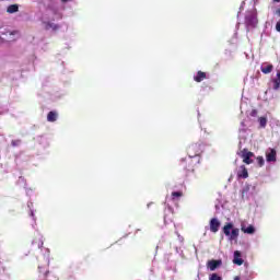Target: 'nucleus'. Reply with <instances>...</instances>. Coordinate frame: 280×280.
Masks as SVG:
<instances>
[{
	"label": "nucleus",
	"mask_w": 280,
	"mask_h": 280,
	"mask_svg": "<svg viewBox=\"0 0 280 280\" xmlns=\"http://www.w3.org/2000/svg\"><path fill=\"white\" fill-rule=\"evenodd\" d=\"M220 226H221L220 220H218L215 218H212L210 220V231H211V233H218V231H220Z\"/></svg>",
	"instance_id": "39448f33"
},
{
	"label": "nucleus",
	"mask_w": 280,
	"mask_h": 280,
	"mask_svg": "<svg viewBox=\"0 0 280 280\" xmlns=\"http://www.w3.org/2000/svg\"><path fill=\"white\" fill-rule=\"evenodd\" d=\"M276 14H277L278 16H280V8L277 9Z\"/></svg>",
	"instance_id": "b1692460"
},
{
	"label": "nucleus",
	"mask_w": 280,
	"mask_h": 280,
	"mask_svg": "<svg viewBox=\"0 0 280 280\" xmlns=\"http://www.w3.org/2000/svg\"><path fill=\"white\" fill-rule=\"evenodd\" d=\"M273 3H280V0H272Z\"/></svg>",
	"instance_id": "a878e982"
},
{
	"label": "nucleus",
	"mask_w": 280,
	"mask_h": 280,
	"mask_svg": "<svg viewBox=\"0 0 280 280\" xmlns=\"http://www.w3.org/2000/svg\"><path fill=\"white\" fill-rule=\"evenodd\" d=\"M209 280H222V277L218 276V273H212Z\"/></svg>",
	"instance_id": "aec40b11"
},
{
	"label": "nucleus",
	"mask_w": 280,
	"mask_h": 280,
	"mask_svg": "<svg viewBox=\"0 0 280 280\" xmlns=\"http://www.w3.org/2000/svg\"><path fill=\"white\" fill-rule=\"evenodd\" d=\"M230 242H235L240 237V229L233 228V223L229 222L222 229Z\"/></svg>",
	"instance_id": "f257e3e1"
},
{
	"label": "nucleus",
	"mask_w": 280,
	"mask_h": 280,
	"mask_svg": "<svg viewBox=\"0 0 280 280\" xmlns=\"http://www.w3.org/2000/svg\"><path fill=\"white\" fill-rule=\"evenodd\" d=\"M8 14H15V12H19V4H10L7 8Z\"/></svg>",
	"instance_id": "4468645a"
},
{
	"label": "nucleus",
	"mask_w": 280,
	"mask_h": 280,
	"mask_svg": "<svg viewBox=\"0 0 280 280\" xmlns=\"http://www.w3.org/2000/svg\"><path fill=\"white\" fill-rule=\"evenodd\" d=\"M219 266H222V260H209L208 268L210 270H215Z\"/></svg>",
	"instance_id": "f8f14e48"
},
{
	"label": "nucleus",
	"mask_w": 280,
	"mask_h": 280,
	"mask_svg": "<svg viewBox=\"0 0 280 280\" xmlns=\"http://www.w3.org/2000/svg\"><path fill=\"white\" fill-rule=\"evenodd\" d=\"M188 159L187 163H191V159H196V156H200L202 154V144L192 143L187 148Z\"/></svg>",
	"instance_id": "f03ea898"
},
{
	"label": "nucleus",
	"mask_w": 280,
	"mask_h": 280,
	"mask_svg": "<svg viewBox=\"0 0 280 280\" xmlns=\"http://www.w3.org/2000/svg\"><path fill=\"white\" fill-rule=\"evenodd\" d=\"M58 119V112H49L47 115V121L54 122Z\"/></svg>",
	"instance_id": "ddd939ff"
},
{
	"label": "nucleus",
	"mask_w": 280,
	"mask_h": 280,
	"mask_svg": "<svg viewBox=\"0 0 280 280\" xmlns=\"http://www.w3.org/2000/svg\"><path fill=\"white\" fill-rule=\"evenodd\" d=\"M241 231L243 233H246L247 235H253L255 233V226L249 225V226L246 228V225L243 223L241 225Z\"/></svg>",
	"instance_id": "9d476101"
},
{
	"label": "nucleus",
	"mask_w": 280,
	"mask_h": 280,
	"mask_svg": "<svg viewBox=\"0 0 280 280\" xmlns=\"http://www.w3.org/2000/svg\"><path fill=\"white\" fill-rule=\"evenodd\" d=\"M256 161L258 163V167H264V164L266 163V161L264 160V156H258Z\"/></svg>",
	"instance_id": "6ab92c4d"
},
{
	"label": "nucleus",
	"mask_w": 280,
	"mask_h": 280,
	"mask_svg": "<svg viewBox=\"0 0 280 280\" xmlns=\"http://www.w3.org/2000/svg\"><path fill=\"white\" fill-rule=\"evenodd\" d=\"M238 155L241 159H243V163L250 165L253 163V156H255V153L248 151L247 149H243Z\"/></svg>",
	"instance_id": "7ed1b4c3"
},
{
	"label": "nucleus",
	"mask_w": 280,
	"mask_h": 280,
	"mask_svg": "<svg viewBox=\"0 0 280 280\" xmlns=\"http://www.w3.org/2000/svg\"><path fill=\"white\" fill-rule=\"evenodd\" d=\"M245 23H247V25H250L252 27H255V25H257V16H255V14L253 13L246 15Z\"/></svg>",
	"instance_id": "423d86ee"
},
{
	"label": "nucleus",
	"mask_w": 280,
	"mask_h": 280,
	"mask_svg": "<svg viewBox=\"0 0 280 280\" xmlns=\"http://www.w3.org/2000/svg\"><path fill=\"white\" fill-rule=\"evenodd\" d=\"M171 196L172 200H176V198H183V191H173Z\"/></svg>",
	"instance_id": "dca6fc26"
},
{
	"label": "nucleus",
	"mask_w": 280,
	"mask_h": 280,
	"mask_svg": "<svg viewBox=\"0 0 280 280\" xmlns=\"http://www.w3.org/2000/svg\"><path fill=\"white\" fill-rule=\"evenodd\" d=\"M237 178H248V168L245 165H241L237 171Z\"/></svg>",
	"instance_id": "0eeeda50"
},
{
	"label": "nucleus",
	"mask_w": 280,
	"mask_h": 280,
	"mask_svg": "<svg viewBox=\"0 0 280 280\" xmlns=\"http://www.w3.org/2000/svg\"><path fill=\"white\" fill-rule=\"evenodd\" d=\"M266 161H267V163H275V162H277V150L268 149L266 151Z\"/></svg>",
	"instance_id": "20e7f679"
},
{
	"label": "nucleus",
	"mask_w": 280,
	"mask_h": 280,
	"mask_svg": "<svg viewBox=\"0 0 280 280\" xmlns=\"http://www.w3.org/2000/svg\"><path fill=\"white\" fill-rule=\"evenodd\" d=\"M233 264L236 266H242V264H244V259H242V253L240 250L234 252Z\"/></svg>",
	"instance_id": "6e6552de"
},
{
	"label": "nucleus",
	"mask_w": 280,
	"mask_h": 280,
	"mask_svg": "<svg viewBox=\"0 0 280 280\" xmlns=\"http://www.w3.org/2000/svg\"><path fill=\"white\" fill-rule=\"evenodd\" d=\"M275 66L272 63H262L260 67V71L265 74L272 73Z\"/></svg>",
	"instance_id": "1a4fd4ad"
},
{
	"label": "nucleus",
	"mask_w": 280,
	"mask_h": 280,
	"mask_svg": "<svg viewBox=\"0 0 280 280\" xmlns=\"http://www.w3.org/2000/svg\"><path fill=\"white\" fill-rule=\"evenodd\" d=\"M280 89V72L277 73V79L273 80V90L279 91Z\"/></svg>",
	"instance_id": "2eb2a0df"
},
{
	"label": "nucleus",
	"mask_w": 280,
	"mask_h": 280,
	"mask_svg": "<svg viewBox=\"0 0 280 280\" xmlns=\"http://www.w3.org/2000/svg\"><path fill=\"white\" fill-rule=\"evenodd\" d=\"M71 0H61L62 3H69Z\"/></svg>",
	"instance_id": "393cba45"
},
{
	"label": "nucleus",
	"mask_w": 280,
	"mask_h": 280,
	"mask_svg": "<svg viewBox=\"0 0 280 280\" xmlns=\"http://www.w3.org/2000/svg\"><path fill=\"white\" fill-rule=\"evenodd\" d=\"M234 280H241V278L238 276L234 277Z\"/></svg>",
	"instance_id": "bb28decb"
},
{
	"label": "nucleus",
	"mask_w": 280,
	"mask_h": 280,
	"mask_svg": "<svg viewBox=\"0 0 280 280\" xmlns=\"http://www.w3.org/2000/svg\"><path fill=\"white\" fill-rule=\"evenodd\" d=\"M11 144L13 148H16V147L21 145V140H12Z\"/></svg>",
	"instance_id": "412c9836"
},
{
	"label": "nucleus",
	"mask_w": 280,
	"mask_h": 280,
	"mask_svg": "<svg viewBox=\"0 0 280 280\" xmlns=\"http://www.w3.org/2000/svg\"><path fill=\"white\" fill-rule=\"evenodd\" d=\"M188 172H194V164H190L188 167H187Z\"/></svg>",
	"instance_id": "5701e85b"
},
{
	"label": "nucleus",
	"mask_w": 280,
	"mask_h": 280,
	"mask_svg": "<svg viewBox=\"0 0 280 280\" xmlns=\"http://www.w3.org/2000/svg\"><path fill=\"white\" fill-rule=\"evenodd\" d=\"M257 115V109H253L252 112H250V117H255Z\"/></svg>",
	"instance_id": "4be33fe9"
},
{
	"label": "nucleus",
	"mask_w": 280,
	"mask_h": 280,
	"mask_svg": "<svg viewBox=\"0 0 280 280\" xmlns=\"http://www.w3.org/2000/svg\"><path fill=\"white\" fill-rule=\"evenodd\" d=\"M33 244H35V246H37V248H43V238H35L33 241Z\"/></svg>",
	"instance_id": "a211bd4d"
},
{
	"label": "nucleus",
	"mask_w": 280,
	"mask_h": 280,
	"mask_svg": "<svg viewBox=\"0 0 280 280\" xmlns=\"http://www.w3.org/2000/svg\"><path fill=\"white\" fill-rule=\"evenodd\" d=\"M267 124H268V118H266V117H260L259 118L260 128H266Z\"/></svg>",
	"instance_id": "f3484780"
},
{
	"label": "nucleus",
	"mask_w": 280,
	"mask_h": 280,
	"mask_svg": "<svg viewBox=\"0 0 280 280\" xmlns=\"http://www.w3.org/2000/svg\"><path fill=\"white\" fill-rule=\"evenodd\" d=\"M195 82H202L203 80H207V72L198 71L197 74L194 77Z\"/></svg>",
	"instance_id": "9b49d317"
}]
</instances>
